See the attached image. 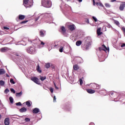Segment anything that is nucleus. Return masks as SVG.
<instances>
[{"label": "nucleus", "instance_id": "obj_1", "mask_svg": "<svg viewBox=\"0 0 125 125\" xmlns=\"http://www.w3.org/2000/svg\"><path fill=\"white\" fill-rule=\"evenodd\" d=\"M42 4L44 7L49 8L52 5L50 0H42Z\"/></svg>", "mask_w": 125, "mask_h": 125}, {"label": "nucleus", "instance_id": "obj_2", "mask_svg": "<svg viewBox=\"0 0 125 125\" xmlns=\"http://www.w3.org/2000/svg\"><path fill=\"white\" fill-rule=\"evenodd\" d=\"M33 3V0H23V4L25 7H31Z\"/></svg>", "mask_w": 125, "mask_h": 125}, {"label": "nucleus", "instance_id": "obj_3", "mask_svg": "<svg viewBox=\"0 0 125 125\" xmlns=\"http://www.w3.org/2000/svg\"><path fill=\"white\" fill-rule=\"evenodd\" d=\"M89 46H90V42H87L86 40L84 44L82 45V48L83 49V50H87Z\"/></svg>", "mask_w": 125, "mask_h": 125}, {"label": "nucleus", "instance_id": "obj_4", "mask_svg": "<svg viewBox=\"0 0 125 125\" xmlns=\"http://www.w3.org/2000/svg\"><path fill=\"white\" fill-rule=\"evenodd\" d=\"M90 85H91V88L94 89H100V88L101 87V85L95 83H91Z\"/></svg>", "mask_w": 125, "mask_h": 125}, {"label": "nucleus", "instance_id": "obj_5", "mask_svg": "<svg viewBox=\"0 0 125 125\" xmlns=\"http://www.w3.org/2000/svg\"><path fill=\"white\" fill-rule=\"evenodd\" d=\"M45 79H31V81L37 83V84H41V82H43Z\"/></svg>", "mask_w": 125, "mask_h": 125}, {"label": "nucleus", "instance_id": "obj_6", "mask_svg": "<svg viewBox=\"0 0 125 125\" xmlns=\"http://www.w3.org/2000/svg\"><path fill=\"white\" fill-rule=\"evenodd\" d=\"M25 17V15H19L18 17L16 18V20L17 22H19L20 20H24Z\"/></svg>", "mask_w": 125, "mask_h": 125}, {"label": "nucleus", "instance_id": "obj_7", "mask_svg": "<svg viewBox=\"0 0 125 125\" xmlns=\"http://www.w3.org/2000/svg\"><path fill=\"white\" fill-rule=\"evenodd\" d=\"M125 2H122V3L120 4L119 7V9L120 11H123L125 9Z\"/></svg>", "mask_w": 125, "mask_h": 125}, {"label": "nucleus", "instance_id": "obj_8", "mask_svg": "<svg viewBox=\"0 0 125 125\" xmlns=\"http://www.w3.org/2000/svg\"><path fill=\"white\" fill-rule=\"evenodd\" d=\"M39 35H40V37L43 38V37H44V35H45V31L40 30L39 31Z\"/></svg>", "mask_w": 125, "mask_h": 125}, {"label": "nucleus", "instance_id": "obj_9", "mask_svg": "<svg viewBox=\"0 0 125 125\" xmlns=\"http://www.w3.org/2000/svg\"><path fill=\"white\" fill-rule=\"evenodd\" d=\"M68 28L70 31H74L75 30V24L68 25Z\"/></svg>", "mask_w": 125, "mask_h": 125}, {"label": "nucleus", "instance_id": "obj_10", "mask_svg": "<svg viewBox=\"0 0 125 125\" xmlns=\"http://www.w3.org/2000/svg\"><path fill=\"white\" fill-rule=\"evenodd\" d=\"M86 91L88 92V93H90V94L95 93V90H92V89H88L86 90Z\"/></svg>", "mask_w": 125, "mask_h": 125}, {"label": "nucleus", "instance_id": "obj_11", "mask_svg": "<svg viewBox=\"0 0 125 125\" xmlns=\"http://www.w3.org/2000/svg\"><path fill=\"white\" fill-rule=\"evenodd\" d=\"M5 125H9L10 121H9V118H6L5 119L4 121Z\"/></svg>", "mask_w": 125, "mask_h": 125}, {"label": "nucleus", "instance_id": "obj_12", "mask_svg": "<svg viewBox=\"0 0 125 125\" xmlns=\"http://www.w3.org/2000/svg\"><path fill=\"white\" fill-rule=\"evenodd\" d=\"M97 34L98 36H101L102 34H103V32H101V28H99L97 30Z\"/></svg>", "mask_w": 125, "mask_h": 125}, {"label": "nucleus", "instance_id": "obj_13", "mask_svg": "<svg viewBox=\"0 0 125 125\" xmlns=\"http://www.w3.org/2000/svg\"><path fill=\"white\" fill-rule=\"evenodd\" d=\"M39 112H40V109L38 108H35L33 110V114H38V113H39Z\"/></svg>", "mask_w": 125, "mask_h": 125}, {"label": "nucleus", "instance_id": "obj_14", "mask_svg": "<svg viewBox=\"0 0 125 125\" xmlns=\"http://www.w3.org/2000/svg\"><path fill=\"white\" fill-rule=\"evenodd\" d=\"M61 31L63 34V35H65L66 34V28H65V27L62 26L61 27Z\"/></svg>", "mask_w": 125, "mask_h": 125}, {"label": "nucleus", "instance_id": "obj_15", "mask_svg": "<svg viewBox=\"0 0 125 125\" xmlns=\"http://www.w3.org/2000/svg\"><path fill=\"white\" fill-rule=\"evenodd\" d=\"M8 48L7 47H2L0 49L1 52H6Z\"/></svg>", "mask_w": 125, "mask_h": 125}, {"label": "nucleus", "instance_id": "obj_16", "mask_svg": "<svg viewBox=\"0 0 125 125\" xmlns=\"http://www.w3.org/2000/svg\"><path fill=\"white\" fill-rule=\"evenodd\" d=\"M36 70L38 73L42 74V70H41V68L40 67V64H38L36 66Z\"/></svg>", "mask_w": 125, "mask_h": 125}, {"label": "nucleus", "instance_id": "obj_17", "mask_svg": "<svg viewBox=\"0 0 125 125\" xmlns=\"http://www.w3.org/2000/svg\"><path fill=\"white\" fill-rule=\"evenodd\" d=\"M79 69H80V66H79L78 64H75V65H73V69L75 71H78V70H79Z\"/></svg>", "mask_w": 125, "mask_h": 125}, {"label": "nucleus", "instance_id": "obj_18", "mask_svg": "<svg viewBox=\"0 0 125 125\" xmlns=\"http://www.w3.org/2000/svg\"><path fill=\"white\" fill-rule=\"evenodd\" d=\"M27 111V108H26L25 107H22L20 110V111L21 112V113H25V112H26Z\"/></svg>", "mask_w": 125, "mask_h": 125}, {"label": "nucleus", "instance_id": "obj_19", "mask_svg": "<svg viewBox=\"0 0 125 125\" xmlns=\"http://www.w3.org/2000/svg\"><path fill=\"white\" fill-rule=\"evenodd\" d=\"M66 80L67 81V82H68V83H74L75 80L73 79H66Z\"/></svg>", "mask_w": 125, "mask_h": 125}, {"label": "nucleus", "instance_id": "obj_20", "mask_svg": "<svg viewBox=\"0 0 125 125\" xmlns=\"http://www.w3.org/2000/svg\"><path fill=\"white\" fill-rule=\"evenodd\" d=\"M22 94H23L22 91H21L20 93H16V96L17 97H21V96H22Z\"/></svg>", "mask_w": 125, "mask_h": 125}, {"label": "nucleus", "instance_id": "obj_21", "mask_svg": "<svg viewBox=\"0 0 125 125\" xmlns=\"http://www.w3.org/2000/svg\"><path fill=\"white\" fill-rule=\"evenodd\" d=\"M3 74H5V71L3 69H0V75H3Z\"/></svg>", "mask_w": 125, "mask_h": 125}, {"label": "nucleus", "instance_id": "obj_22", "mask_svg": "<svg viewBox=\"0 0 125 125\" xmlns=\"http://www.w3.org/2000/svg\"><path fill=\"white\" fill-rule=\"evenodd\" d=\"M109 94L110 95H114V96H116L118 95V93L116 92H111Z\"/></svg>", "mask_w": 125, "mask_h": 125}, {"label": "nucleus", "instance_id": "obj_23", "mask_svg": "<svg viewBox=\"0 0 125 125\" xmlns=\"http://www.w3.org/2000/svg\"><path fill=\"white\" fill-rule=\"evenodd\" d=\"M76 44L77 46H80L81 44H82V41H78L76 42Z\"/></svg>", "mask_w": 125, "mask_h": 125}, {"label": "nucleus", "instance_id": "obj_24", "mask_svg": "<svg viewBox=\"0 0 125 125\" xmlns=\"http://www.w3.org/2000/svg\"><path fill=\"white\" fill-rule=\"evenodd\" d=\"M45 68H46V69H48V68H50V63H46L45 65Z\"/></svg>", "mask_w": 125, "mask_h": 125}, {"label": "nucleus", "instance_id": "obj_25", "mask_svg": "<svg viewBox=\"0 0 125 125\" xmlns=\"http://www.w3.org/2000/svg\"><path fill=\"white\" fill-rule=\"evenodd\" d=\"M114 22L116 24V25H117V26L120 27V22L118 21L114 20Z\"/></svg>", "mask_w": 125, "mask_h": 125}, {"label": "nucleus", "instance_id": "obj_26", "mask_svg": "<svg viewBox=\"0 0 125 125\" xmlns=\"http://www.w3.org/2000/svg\"><path fill=\"white\" fill-rule=\"evenodd\" d=\"M97 5H98V6H101L102 7H103V6H104L103 5V4H102V3H100V2H97L96 3Z\"/></svg>", "mask_w": 125, "mask_h": 125}, {"label": "nucleus", "instance_id": "obj_27", "mask_svg": "<svg viewBox=\"0 0 125 125\" xmlns=\"http://www.w3.org/2000/svg\"><path fill=\"white\" fill-rule=\"evenodd\" d=\"M0 85H1V86H3L4 85V82L1 80L0 81Z\"/></svg>", "mask_w": 125, "mask_h": 125}, {"label": "nucleus", "instance_id": "obj_28", "mask_svg": "<svg viewBox=\"0 0 125 125\" xmlns=\"http://www.w3.org/2000/svg\"><path fill=\"white\" fill-rule=\"evenodd\" d=\"M9 100H10V103H13L14 99H13V98H12V97H9Z\"/></svg>", "mask_w": 125, "mask_h": 125}, {"label": "nucleus", "instance_id": "obj_29", "mask_svg": "<svg viewBox=\"0 0 125 125\" xmlns=\"http://www.w3.org/2000/svg\"><path fill=\"white\" fill-rule=\"evenodd\" d=\"M30 51H31L30 53H34L35 52V49L34 48H30Z\"/></svg>", "mask_w": 125, "mask_h": 125}, {"label": "nucleus", "instance_id": "obj_30", "mask_svg": "<svg viewBox=\"0 0 125 125\" xmlns=\"http://www.w3.org/2000/svg\"><path fill=\"white\" fill-rule=\"evenodd\" d=\"M26 105L27 107H31V103H30L29 102H26Z\"/></svg>", "mask_w": 125, "mask_h": 125}, {"label": "nucleus", "instance_id": "obj_31", "mask_svg": "<svg viewBox=\"0 0 125 125\" xmlns=\"http://www.w3.org/2000/svg\"><path fill=\"white\" fill-rule=\"evenodd\" d=\"M63 47L62 46L60 47L59 49L60 52H63Z\"/></svg>", "mask_w": 125, "mask_h": 125}, {"label": "nucleus", "instance_id": "obj_32", "mask_svg": "<svg viewBox=\"0 0 125 125\" xmlns=\"http://www.w3.org/2000/svg\"><path fill=\"white\" fill-rule=\"evenodd\" d=\"M25 122H30V121H31V119H30V118H25L24 119Z\"/></svg>", "mask_w": 125, "mask_h": 125}, {"label": "nucleus", "instance_id": "obj_33", "mask_svg": "<svg viewBox=\"0 0 125 125\" xmlns=\"http://www.w3.org/2000/svg\"><path fill=\"white\" fill-rule=\"evenodd\" d=\"M16 105L17 106H22V104H21V102H19V103H16Z\"/></svg>", "mask_w": 125, "mask_h": 125}, {"label": "nucleus", "instance_id": "obj_34", "mask_svg": "<svg viewBox=\"0 0 125 125\" xmlns=\"http://www.w3.org/2000/svg\"><path fill=\"white\" fill-rule=\"evenodd\" d=\"M10 82L11 83H12L13 84H14L15 83V82H14V80H13V79H11L10 80Z\"/></svg>", "mask_w": 125, "mask_h": 125}, {"label": "nucleus", "instance_id": "obj_35", "mask_svg": "<svg viewBox=\"0 0 125 125\" xmlns=\"http://www.w3.org/2000/svg\"><path fill=\"white\" fill-rule=\"evenodd\" d=\"M79 82L80 83V85H82V84H83V80L82 79H80L79 80Z\"/></svg>", "mask_w": 125, "mask_h": 125}, {"label": "nucleus", "instance_id": "obj_36", "mask_svg": "<svg viewBox=\"0 0 125 125\" xmlns=\"http://www.w3.org/2000/svg\"><path fill=\"white\" fill-rule=\"evenodd\" d=\"M27 22H28V21H22L21 22H20V24H26Z\"/></svg>", "mask_w": 125, "mask_h": 125}, {"label": "nucleus", "instance_id": "obj_37", "mask_svg": "<svg viewBox=\"0 0 125 125\" xmlns=\"http://www.w3.org/2000/svg\"><path fill=\"white\" fill-rule=\"evenodd\" d=\"M103 95H106V94H107V91H106L105 90H104V92H102Z\"/></svg>", "mask_w": 125, "mask_h": 125}, {"label": "nucleus", "instance_id": "obj_38", "mask_svg": "<svg viewBox=\"0 0 125 125\" xmlns=\"http://www.w3.org/2000/svg\"><path fill=\"white\" fill-rule=\"evenodd\" d=\"M92 19L94 20L95 22H97V19L95 17H92Z\"/></svg>", "mask_w": 125, "mask_h": 125}, {"label": "nucleus", "instance_id": "obj_39", "mask_svg": "<svg viewBox=\"0 0 125 125\" xmlns=\"http://www.w3.org/2000/svg\"><path fill=\"white\" fill-rule=\"evenodd\" d=\"M10 90H11V92H12L13 93H15V90H14V89L11 88Z\"/></svg>", "mask_w": 125, "mask_h": 125}, {"label": "nucleus", "instance_id": "obj_40", "mask_svg": "<svg viewBox=\"0 0 125 125\" xmlns=\"http://www.w3.org/2000/svg\"><path fill=\"white\" fill-rule=\"evenodd\" d=\"M99 49L100 51H102V50H104V51H105V49H103V48H102V47H99Z\"/></svg>", "mask_w": 125, "mask_h": 125}, {"label": "nucleus", "instance_id": "obj_41", "mask_svg": "<svg viewBox=\"0 0 125 125\" xmlns=\"http://www.w3.org/2000/svg\"><path fill=\"white\" fill-rule=\"evenodd\" d=\"M5 93H8L9 92V90L8 89H6L4 91Z\"/></svg>", "mask_w": 125, "mask_h": 125}, {"label": "nucleus", "instance_id": "obj_42", "mask_svg": "<svg viewBox=\"0 0 125 125\" xmlns=\"http://www.w3.org/2000/svg\"><path fill=\"white\" fill-rule=\"evenodd\" d=\"M105 6H106V7H110V4L108 3H105Z\"/></svg>", "mask_w": 125, "mask_h": 125}, {"label": "nucleus", "instance_id": "obj_43", "mask_svg": "<svg viewBox=\"0 0 125 125\" xmlns=\"http://www.w3.org/2000/svg\"><path fill=\"white\" fill-rule=\"evenodd\" d=\"M54 85H55V87L56 88V89H59V88H58V87H57V86H56V84H55V83L54 82Z\"/></svg>", "mask_w": 125, "mask_h": 125}, {"label": "nucleus", "instance_id": "obj_44", "mask_svg": "<svg viewBox=\"0 0 125 125\" xmlns=\"http://www.w3.org/2000/svg\"><path fill=\"white\" fill-rule=\"evenodd\" d=\"M53 102H56V97L55 96H54Z\"/></svg>", "mask_w": 125, "mask_h": 125}, {"label": "nucleus", "instance_id": "obj_45", "mask_svg": "<svg viewBox=\"0 0 125 125\" xmlns=\"http://www.w3.org/2000/svg\"><path fill=\"white\" fill-rule=\"evenodd\" d=\"M50 91L52 93H53V91H54V89H53V88H51L50 89Z\"/></svg>", "mask_w": 125, "mask_h": 125}, {"label": "nucleus", "instance_id": "obj_46", "mask_svg": "<svg viewBox=\"0 0 125 125\" xmlns=\"http://www.w3.org/2000/svg\"><path fill=\"white\" fill-rule=\"evenodd\" d=\"M122 30H123V31L124 32V35H125V27H122Z\"/></svg>", "mask_w": 125, "mask_h": 125}, {"label": "nucleus", "instance_id": "obj_47", "mask_svg": "<svg viewBox=\"0 0 125 125\" xmlns=\"http://www.w3.org/2000/svg\"><path fill=\"white\" fill-rule=\"evenodd\" d=\"M125 43H123L121 45V47H125Z\"/></svg>", "mask_w": 125, "mask_h": 125}, {"label": "nucleus", "instance_id": "obj_48", "mask_svg": "<svg viewBox=\"0 0 125 125\" xmlns=\"http://www.w3.org/2000/svg\"><path fill=\"white\" fill-rule=\"evenodd\" d=\"M4 30H9V28L6 26L4 27Z\"/></svg>", "mask_w": 125, "mask_h": 125}, {"label": "nucleus", "instance_id": "obj_49", "mask_svg": "<svg viewBox=\"0 0 125 125\" xmlns=\"http://www.w3.org/2000/svg\"><path fill=\"white\" fill-rule=\"evenodd\" d=\"M40 79H46V77L40 76Z\"/></svg>", "mask_w": 125, "mask_h": 125}, {"label": "nucleus", "instance_id": "obj_50", "mask_svg": "<svg viewBox=\"0 0 125 125\" xmlns=\"http://www.w3.org/2000/svg\"><path fill=\"white\" fill-rule=\"evenodd\" d=\"M41 45H44V42H41Z\"/></svg>", "mask_w": 125, "mask_h": 125}, {"label": "nucleus", "instance_id": "obj_51", "mask_svg": "<svg viewBox=\"0 0 125 125\" xmlns=\"http://www.w3.org/2000/svg\"><path fill=\"white\" fill-rule=\"evenodd\" d=\"M93 5H95V1L94 0H93Z\"/></svg>", "mask_w": 125, "mask_h": 125}, {"label": "nucleus", "instance_id": "obj_52", "mask_svg": "<svg viewBox=\"0 0 125 125\" xmlns=\"http://www.w3.org/2000/svg\"><path fill=\"white\" fill-rule=\"evenodd\" d=\"M102 47L104 48H106V46H105V45H102Z\"/></svg>", "mask_w": 125, "mask_h": 125}, {"label": "nucleus", "instance_id": "obj_53", "mask_svg": "<svg viewBox=\"0 0 125 125\" xmlns=\"http://www.w3.org/2000/svg\"><path fill=\"white\" fill-rule=\"evenodd\" d=\"M6 77H7V78H9V75L6 74Z\"/></svg>", "mask_w": 125, "mask_h": 125}, {"label": "nucleus", "instance_id": "obj_54", "mask_svg": "<svg viewBox=\"0 0 125 125\" xmlns=\"http://www.w3.org/2000/svg\"><path fill=\"white\" fill-rule=\"evenodd\" d=\"M89 125H94V123H91L89 124Z\"/></svg>", "mask_w": 125, "mask_h": 125}, {"label": "nucleus", "instance_id": "obj_55", "mask_svg": "<svg viewBox=\"0 0 125 125\" xmlns=\"http://www.w3.org/2000/svg\"><path fill=\"white\" fill-rule=\"evenodd\" d=\"M117 0H111V2H114V1H116Z\"/></svg>", "mask_w": 125, "mask_h": 125}, {"label": "nucleus", "instance_id": "obj_56", "mask_svg": "<svg viewBox=\"0 0 125 125\" xmlns=\"http://www.w3.org/2000/svg\"><path fill=\"white\" fill-rule=\"evenodd\" d=\"M104 49H105L106 50H109V48H107L106 47H105V48H104Z\"/></svg>", "mask_w": 125, "mask_h": 125}, {"label": "nucleus", "instance_id": "obj_57", "mask_svg": "<svg viewBox=\"0 0 125 125\" xmlns=\"http://www.w3.org/2000/svg\"><path fill=\"white\" fill-rule=\"evenodd\" d=\"M79 2H82L83 1V0H77Z\"/></svg>", "mask_w": 125, "mask_h": 125}, {"label": "nucleus", "instance_id": "obj_58", "mask_svg": "<svg viewBox=\"0 0 125 125\" xmlns=\"http://www.w3.org/2000/svg\"><path fill=\"white\" fill-rule=\"evenodd\" d=\"M48 13H45V15H46V16H47V15H48Z\"/></svg>", "mask_w": 125, "mask_h": 125}, {"label": "nucleus", "instance_id": "obj_59", "mask_svg": "<svg viewBox=\"0 0 125 125\" xmlns=\"http://www.w3.org/2000/svg\"><path fill=\"white\" fill-rule=\"evenodd\" d=\"M38 20H39V18H36V19H35V21H38Z\"/></svg>", "mask_w": 125, "mask_h": 125}, {"label": "nucleus", "instance_id": "obj_60", "mask_svg": "<svg viewBox=\"0 0 125 125\" xmlns=\"http://www.w3.org/2000/svg\"><path fill=\"white\" fill-rule=\"evenodd\" d=\"M108 26L109 28H110V27H111V25L109 24V25H108Z\"/></svg>", "mask_w": 125, "mask_h": 125}, {"label": "nucleus", "instance_id": "obj_61", "mask_svg": "<svg viewBox=\"0 0 125 125\" xmlns=\"http://www.w3.org/2000/svg\"><path fill=\"white\" fill-rule=\"evenodd\" d=\"M33 79H38L37 77H33Z\"/></svg>", "mask_w": 125, "mask_h": 125}, {"label": "nucleus", "instance_id": "obj_62", "mask_svg": "<svg viewBox=\"0 0 125 125\" xmlns=\"http://www.w3.org/2000/svg\"><path fill=\"white\" fill-rule=\"evenodd\" d=\"M0 119H1V115L0 114Z\"/></svg>", "mask_w": 125, "mask_h": 125}, {"label": "nucleus", "instance_id": "obj_63", "mask_svg": "<svg viewBox=\"0 0 125 125\" xmlns=\"http://www.w3.org/2000/svg\"><path fill=\"white\" fill-rule=\"evenodd\" d=\"M114 101H116V99H115V100H114Z\"/></svg>", "mask_w": 125, "mask_h": 125}, {"label": "nucleus", "instance_id": "obj_64", "mask_svg": "<svg viewBox=\"0 0 125 125\" xmlns=\"http://www.w3.org/2000/svg\"><path fill=\"white\" fill-rule=\"evenodd\" d=\"M82 79H83V77H82Z\"/></svg>", "mask_w": 125, "mask_h": 125}]
</instances>
